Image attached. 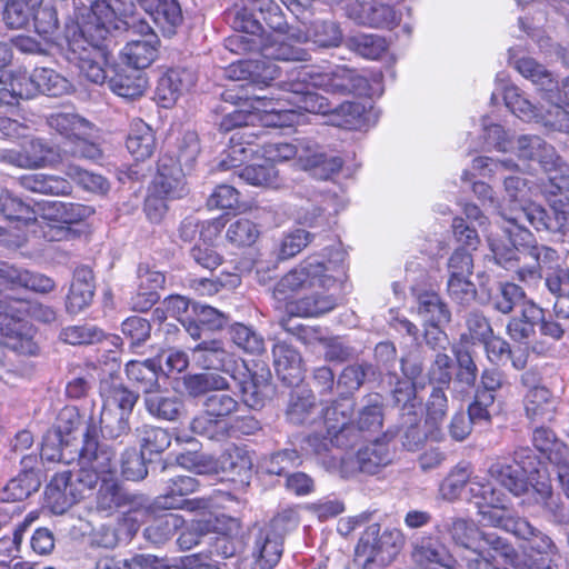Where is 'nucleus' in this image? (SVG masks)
I'll list each match as a JSON object with an SVG mask.
<instances>
[{
  "label": "nucleus",
  "instance_id": "f257e3e1",
  "mask_svg": "<svg viewBox=\"0 0 569 569\" xmlns=\"http://www.w3.org/2000/svg\"><path fill=\"white\" fill-rule=\"evenodd\" d=\"M134 11L132 0H96L91 3L88 20L77 23L79 32L74 31L72 37L68 38L66 57L90 82L102 84L108 78L110 51L107 41L110 29H119L120 23L127 29H132L128 21H146L137 19Z\"/></svg>",
  "mask_w": 569,
  "mask_h": 569
},
{
  "label": "nucleus",
  "instance_id": "f03ea898",
  "mask_svg": "<svg viewBox=\"0 0 569 569\" xmlns=\"http://www.w3.org/2000/svg\"><path fill=\"white\" fill-rule=\"evenodd\" d=\"M337 254L339 263H325L318 256H309L277 282L273 298L284 303L288 315L317 317L337 306V299L326 293L346 276L342 264L345 254Z\"/></svg>",
  "mask_w": 569,
  "mask_h": 569
},
{
  "label": "nucleus",
  "instance_id": "7ed1b4c3",
  "mask_svg": "<svg viewBox=\"0 0 569 569\" xmlns=\"http://www.w3.org/2000/svg\"><path fill=\"white\" fill-rule=\"evenodd\" d=\"M98 426L91 417L84 432L83 446L79 453V470L76 481L72 472H57L46 488V501L54 513H63L74 505L86 489L96 487L100 479L116 471V451L111 446L99 442Z\"/></svg>",
  "mask_w": 569,
  "mask_h": 569
},
{
  "label": "nucleus",
  "instance_id": "20e7f679",
  "mask_svg": "<svg viewBox=\"0 0 569 569\" xmlns=\"http://www.w3.org/2000/svg\"><path fill=\"white\" fill-rule=\"evenodd\" d=\"M24 316L43 323H51L56 320L57 313L53 308L41 303L0 300L1 342L19 355L36 356L39 351L33 340L36 329L24 320Z\"/></svg>",
  "mask_w": 569,
  "mask_h": 569
},
{
  "label": "nucleus",
  "instance_id": "39448f33",
  "mask_svg": "<svg viewBox=\"0 0 569 569\" xmlns=\"http://www.w3.org/2000/svg\"><path fill=\"white\" fill-rule=\"evenodd\" d=\"M288 88L293 92L295 102L299 109L310 113H330L331 122L337 127L357 130L366 123L365 107L361 103L347 101L331 109L327 98L309 91L307 73L303 71L299 72V79L296 82H289Z\"/></svg>",
  "mask_w": 569,
  "mask_h": 569
},
{
  "label": "nucleus",
  "instance_id": "423d86ee",
  "mask_svg": "<svg viewBox=\"0 0 569 569\" xmlns=\"http://www.w3.org/2000/svg\"><path fill=\"white\" fill-rule=\"evenodd\" d=\"M403 536L397 529L380 532V525L371 523L363 531L355 550V562L361 569H383L399 553Z\"/></svg>",
  "mask_w": 569,
  "mask_h": 569
},
{
  "label": "nucleus",
  "instance_id": "0eeeda50",
  "mask_svg": "<svg viewBox=\"0 0 569 569\" xmlns=\"http://www.w3.org/2000/svg\"><path fill=\"white\" fill-rule=\"evenodd\" d=\"M541 462L529 447H520L513 452L512 462L498 459L492 462L488 473L515 496L528 491L529 483L539 477Z\"/></svg>",
  "mask_w": 569,
  "mask_h": 569
},
{
  "label": "nucleus",
  "instance_id": "6e6552de",
  "mask_svg": "<svg viewBox=\"0 0 569 569\" xmlns=\"http://www.w3.org/2000/svg\"><path fill=\"white\" fill-rule=\"evenodd\" d=\"M238 400L228 393H212L203 402V411L191 421V430L211 440L228 436L229 418L239 410Z\"/></svg>",
  "mask_w": 569,
  "mask_h": 569
},
{
  "label": "nucleus",
  "instance_id": "1a4fd4ad",
  "mask_svg": "<svg viewBox=\"0 0 569 569\" xmlns=\"http://www.w3.org/2000/svg\"><path fill=\"white\" fill-rule=\"evenodd\" d=\"M515 149L523 159L537 161L548 173V179L558 191L569 190V164L538 136L523 134L517 138Z\"/></svg>",
  "mask_w": 569,
  "mask_h": 569
},
{
  "label": "nucleus",
  "instance_id": "9d476101",
  "mask_svg": "<svg viewBox=\"0 0 569 569\" xmlns=\"http://www.w3.org/2000/svg\"><path fill=\"white\" fill-rule=\"evenodd\" d=\"M512 224L519 227L527 220L538 231H549L569 237V207L553 203L549 210L537 203L520 207L512 217H506Z\"/></svg>",
  "mask_w": 569,
  "mask_h": 569
},
{
  "label": "nucleus",
  "instance_id": "9b49d317",
  "mask_svg": "<svg viewBox=\"0 0 569 569\" xmlns=\"http://www.w3.org/2000/svg\"><path fill=\"white\" fill-rule=\"evenodd\" d=\"M301 69L307 73L309 91H312L313 87H319L332 94H370L368 79L355 69L341 66L330 72L317 76H311L305 68Z\"/></svg>",
  "mask_w": 569,
  "mask_h": 569
},
{
  "label": "nucleus",
  "instance_id": "f8f14e48",
  "mask_svg": "<svg viewBox=\"0 0 569 569\" xmlns=\"http://www.w3.org/2000/svg\"><path fill=\"white\" fill-rule=\"evenodd\" d=\"M53 157V147L39 137H31L16 148H0V162L21 169L47 167Z\"/></svg>",
  "mask_w": 569,
  "mask_h": 569
},
{
  "label": "nucleus",
  "instance_id": "ddd939ff",
  "mask_svg": "<svg viewBox=\"0 0 569 569\" xmlns=\"http://www.w3.org/2000/svg\"><path fill=\"white\" fill-rule=\"evenodd\" d=\"M128 22L141 38L131 40L123 47L121 59L127 66L139 71L148 68L156 60L160 40L148 21Z\"/></svg>",
  "mask_w": 569,
  "mask_h": 569
},
{
  "label": "nucleus",
  "instance_id": "4468645a",
  "mask_svg": "<svg viewBox=\"0 0 569 569\" xmlns=\"http://www.w3.org/2000/svg\"><path fill=\"white\" fill-rule=\"evenodd\" d=\"M416 569H463L462 562L455 557L439 536H423L415 543L411 552Z\"/></svg>",
  "mask_w": 569,
  "mask_h": 569
},
{
  "label": "nucleus",
  "instance_id": "2eb2a0df",
  "mask_svg": "<svg viewBox=\"0 0 569 569\" xmlns=\"http://www.w3.org/2000/svg\"><path fill=\"white\" fill-rule=\"evenodd\" d=\"M392 460V452L389 443L385 440H376L361 448L356 457L346 455L340 459V476L351 477L357 471L376 473L381 467L389 465Z\"/></svg>",
  "mask_w": 569,
  "mask_h": 569
},
{
  "label": "nucleus",
  "instance_id": "dca6fc26",
  "mask_svg": "<svg viewBox=\"0 0 569 569\" xmlns=\"http://www.w3.org/2000/svg\"><path fill=\"white\" fill-rule=\"evenodd\" d=\"M491 251L497 264L517 274L520 281L536 282L539 280V264H535L529 246L515 247L500 242H491Z\"/></svg>",
  "mask_w": 569,
  "mask_h": 569
},
{
  "label": "nucleus",
  "instance_id": "f3484780",
  "mask_svg": "<svg viewBox=\"0 0 569 569\" xmlns=\"http://www.w3.org/2000/svg\"><path fill=\"white\" fill-rule=\"evenodd\" d=\"M296 150L300 167L317 179H330L342 168L343 162L340 157L327 154L323 147L312 140L299 141Z\"/></svg>",
  "mask_w": 569,
  "mask_h": 569
},
{
  "label": "nucleus",
  "instance_id": "a211bd4d",
  "mask_svg": "<svg viewBox=\"0 0 569 569\" xmlns=\"http://www.w3.org/2000/svg\"><path fill=\"white\" fill-rule=\"evenodd\" d=\"M352 402L342 399L332 402L323 410V422L329 435H335L337 448H348L357 443L359 431L350 423Z\"/></svg>",
  "mask_w": 569,
  "mask_h": 569
},
{
  "label": "nucleus",
  "instance_id": "6ab92c4d",
  "mask_svg": "<svg viewBox=\"0 0 569 569\" xmlns=\"http://www.w3.org/2000/svg\"><path fill=\"white\" fill-rule=\"evenodd\" d=\"M192 356L196 363L206 369L221 371L230 377H234L239 368V359L227 351L221 340H203L192 349Z\"/></svg>",
  "mask_w": 569,
  "mask_h": 569
},
{
  "label": "nucleus",
  "instance_id": "aec40b11",
  "mask_svg": "<svg viewBox=\"0 0 569 569\" xmlns=\"http://www.w3.org/2000/svg\"><path fill=\"white\" fill-rule=\"evenodd\" d=\"M435 529L438 535L447 533L452 543L461 548L458 558L461 562L468 551L477 550V545L483 533L472 520L461 517L445 518L436 525Z\"/></svg>",
  "mask_w": 569,
  "mask_h": 569
},
{
  "label": "nucleus",
  "instance_id": "412c9836",
  "mask_svg": "<svg viewBox=\"0 0 569 569\" xmlns=\"http://www.w3.org/2000/svg\"><path fill=\"white\" fill-rule=\"evenodd\" d=\"M272 375L264 366L256 365L240 381L242 400L251 409L262 408L273 395Z\"/></svg>",
  "mask_w": 569,
  "mask_h": 569
},
{
  "label": "nucleus",
  "instance_id": "4be33fe9",
  "mask_svg": "<svg viewBox=\"0 0 569 569\" xmlns=\"http://www.w3.org/2000/svg\"><path fill=\"white\" fill-rule=\"evenodd\" d=\"M153 187L161 198L179 199L188 193L183 170L173 158L162 157L159 160Z\"/></svg>",
  "mask_w": 569,
  "mask_h": 569
},
{
  "label": "nucleus",
  "instance_id": "5701e85b",
  "mask_svg": "<svg viewBox=\"0 0 569 569\" xmlns=\"http://www.w3.org/2000/svg\"><path fill=\"white\" fill-rule=\"evenodd\" d=\"M0 282L11 289L24 288L42 295L56 289V282L50 277L4 263L0 266Z\"/></svg>",
  "mask_w": 569,
  "mask_h": 569
},
{
  "label": "nucleus",
  "instance_id": "b1692460",
  "mask_svg": "<svg viewBox=\"0 0 569 569\" xmlns=\"http://www.w3.org/2000/svg\"><path fill=\"white\" fill-rule=\"evenodd\" d=\"M94 277L88 267H79L74 270L66 300V310L71 315H78L88 308L94 297Z\"/></svg>",
  "mask_w": 569,
  "mask_h": 569
},
{
  "label": "nucleus",
  "instance_id": "393cba45",
  "mask_svg": "<svg viewBox=\"0 0 569 569\" xmlns=\"http://www.w3.org/2000/svg\"><path fill=\"white\" fill-rule=\"evenodd\" d=\"M196 72L187 68L169 69L158 81L157 93L163 107L174 103L179 96L190 91L196 84Z\"/></svg>",
  "mask_w": 569,
  "mask_h": 569
},
{
  "label": "nucleus",
  "instance_id": "a878e982",
  "mask_svg": "<svg viewBox=\"0 0 569 569\" xmlns=\"http://www.w3.org/2000/svg\"><path fill=\"white\" fill-rule=\"evenodd\" d=\"M143 403L148 413L158 420L177 421L184 412L180 397L169 391H160L159 388L147 392Z\"/></svg>",
  "mask_w": 569,
  "mask_h": 569
},
{
  "label": "nucleus",
  "instance_id": "bb28decb",
  "mask_svg": "<svg viewBox=\"0 0 569 569\" xmlns=\"http://www.w3.org/2000/svg\"><path fill=\"white\" fill-rule=\"evenodd\" d=\"M273 365L278 377L287 385H298L303 379L300 353L286 342H277L272 349Z\"/></svg>",
  "mask_w": 569,
  "mask_h": 569
},
{
  "label": "nucleus",
  "instance_id": "cd10ccee",
  "mask_svg": "<svg viewBox=\"0 0 569 569\" xmlns=\"http://www.w3.org/2000/svg\"><path fill=\"white\" fill-rule=\"evenodd\" d=\"M43 0H0V20L11 31L27 30L33 11Z\"/></svg>",
  "mask_w": 569,
  "mask_h": 569
},
{
  "label": "nucleus",
  "instance_id": "c85d7f7f",
  "mask_svg": "<svg viewBox=\"0 0 569 569\" xmlns=\"http://www.w3.org/2000/svg\"><path fill=\"white\" fill-rule=\"evenodd\" d=\"M221 228L220 221H207L201 224L200 241L190 251L198 266L213 270L222 263V256L211 242L212 237H217Z\"/></svg>",
  "mask_w": 569,
  "mask_h": 569
},
{
  "label": "nucleus",
  "instance_id": "c756f323",
  "mask_svg": "<svg viewBox=\"0 0 569 569\" xmlns=\"http://www.w3.org/2000/svg\"><path fill=\"white\" fill-rule=\"evenodd\" d=\"M219 466L231 480L248 483L251 477L252 457L244 447L230 445L220 456Z\"/></svg>",
  "mask_w": 569,
  "mask_h": 569
},
{
  "label": "nucleus",
  "instance_id": "7c9ffc66",
  "mask_svg": "<svg viewBox=\"0 0 569 569\" xmlns=\"http://www.w3.org/2000/svg\"><path fill=\"white\" fill-rule=\"evenodd\" d=\"M453 353L458 368L452 381L451 392L455 398L463 401L476 387L478 367L469 351L455 348Z\"/></svg>",
  "mask_w": 569,
  "mask_h": 569
},
{
  "label": "nucleus",
  "instance_id": "2f4dec72",
  "mask_svg": "<svg viewBox=\"0 0 569 569\" xmlns=\"http://www.w3.org/2000/svg\"><path fill=\"white\" fill-rule=\"evenodd\" d=\"M23 80L32 86V89L29 90L33 94L39 92L51 97H61L72 91L71 82L50 68H36L31 76Z\"/></svg>",
  "mask_w": 569,
  "mask_h": 569
},
{
  "label": "nucleus",
  "instance_id": "473e14b6",
  "mask_svg": "<svg viewBox=\"0 0 569 569\" xmlns=\"http://www.w3.org/2000/svg\"><path fill=\"white\" fill-rule=\"evenodd\" d=\"M199 487L198 480L191 476H177L169 480L164 492L158 496L152 506L157 510L178 509L184 496L193 493Z\"/></svg>",
  "mask_w": 569,
  "mask_h": 569
},
{
  "label": "nucleus",
  "instance_id": "72a5a7b5",
  "mask_svg": "<svg viewBox=\"0 0 569 569\" xmlns=\"http://www.w3.org/2000/svg\"><path fill=\"white\" fill-rule=\"evenodd\" d=\"M282 535L269 527L261 528L254 540V555L261 569H272L282 556Z\"/></svg>",
  "mask_w": 569,
  "mask_h": 569
},
{
  "label": "nucleus",
  "instance_id": "f704fd0d",
  "mask_svg": "<svg viewBox=\"0 0 569 569\" xmlns=\"http://www.w3.org/2000/svg\"><path fill=\"white\" fill-rule=\"evenodd\" d=\"M19 184L31 192L48 196H69L72 184L67 178L46 173H28L19 178Z\"/></svg>",
  "mask_w": 569,
  "mask_h": 569
},
{
  "label": "nucleus",
  "instance_id": "c9c22d12",
  "mask_svg": "<svg viewBox=\"0 0 569 569\" xmlns=\"http://www.w3.org/2000/svg\"><path fill=\"white\" fill-rule=\"evenodd\" d=\"M509 62L513 63L517 71L523 78L530 80L539 90L552 93L557 88V80L553 78V74L533 58L522 57L515 59L513 50L510 49Z\"/></svg>",
  "mask_w": 569,
  "mask_h": 569
},
{
  "label": "nucleus",
  "instance_id": "e433bc0d",
  "mask_svg": "<svg viewBox=\"0 0 569 569\" xmlns=\"http://www.w3.org/2000/svg\"><path fill=\"white\" fill-rule=\"evenodd\" d=\"M256 134L250 129L239 130L230 137V146L227 150L226 158L219 163L222 170L241 166L244 161L258 152L257 146L252 138Z\"/></svg>",
  "mask_w": 569,
  "mask_h": 569
},
{
  "label": "nucleus",
  "instance_id": "4c0bfd02",
  "mask_svg": "<svg viewBox=\"0 0 569 569\" xmlns=\"http://www.w3.org/2000/svg\"><path fill=\"white\" fill-rule=\"evenodd\" d=\"M320 411L316 398L307 389L292 391L286 411L287 420L293 425L311 423L319 416Z\"/></svg>",
  "mask_w": 569,
  "mask_h": 569
},
{
  "label": "nucleus",
  "instance_id": "58836bf2",
  "mask_svg": "<svg viewBox=\"0 0 569 569\" xmlns=\"http://www.w3.org/2000/svg\"><path fill=\"white\" fill-rule=\"evenodd\" d=\"M519 312V316L510 318L507 332L512 340L527 342L535 333L536 325L542 318V309L535 302H526Z\"/></svg>",
  "mask_w": 569,
  "mask_h": 569
},
{
  "label": "nucleus",
  "instance_id": "ea45409f",
  "mask_svg": "<svg viewBox=\"0 0 569 569\" xmlns=\"http://www.w3.org/2000/svg\"><path fill=\"white\" fill-rule=\"evenodd\" d=\"M303 443L302 449L307 453L316 456L326 469L340 473V459L346 458V455L337 456L332 453L331 448L337 447L335 435L328 432L326 436L313 433L308 436Z\"/></svg>",
  "mask_w": 569,
  "mask_h": 569
},
{
  "label": "nucleus",
  "instance_id": "a19ab883",
  "mask_svg": "<svg viewBox=\"0 0 569 569\" xmlns=\"http://www.w3.org/2000/svg\"><path fill=\"white\" fill-rule=\"evenodd\" d=\"M127 149L139 161L150 158L156 150V137L150 126L140 119L130 124Z\"/></svg>",
  "mask_w": 569,
  "mask_h": 569
},
{
  "label": "nucleus",
  "instance_id": "79ce46f5",
  "mask_svg": "<svg viewBox=\"0 0 569 569\" xmlns=\"http://www.w3.org/2000/svg\"><path fill=\"white\" fill-rule=\"evenodd\" d=\"M46 123L48 127L66 139L72 141L74 138H83V136H90L91 123L71 112H56L47 117Z\"/></svg>",
  "mask_w": 569,
  "mask_h": 569
},
{
  "label": "nucleus",
  "instance_id": "37998d69",
  "mask_svg": "<svg viewBox=\"0 0 569 569\" xmlns=\"http://www.w3.org/2000/svg\"><path fill=\"white\" fill-rule=\"evenodd\" d=\"M532 487L537 493V502L541 505L549 519L559 525H569V505L553 493L551 485L537 480Z\"/></svg>",
  "mask_w": 569,
  "mask_h": 569
},
{
  "label": "nucleus",
  "instance_id": "c03bdc74",
  "mask_svg": "<svg viewBox=\"0 0 569 569\" xmlns=\"http://www.w3.org/2000/svg\"><path fill=\"white\" fill-rule=\"evenodd\" d=\"M33 212L43 220L57 223H73L83 217V208L80 204L62 201L38 202Z\"/></svg>",
  "mask_w": 569,
  "mask_h": 569
},
{
  "label": "nucleus",
  "instance_id": "a18cd8bd",
  "mask_svg": "<svg viewBox=\"0 0 569 569\" xmlns=\"http://www.w3.org/2000/svg\"><path fill=\"white\" fill-rule=\"evenodd\" d=\"M261 54L278 61L305 62L310 59L309 52L295 44L289 37L276 36L261 47Z\"/></svg>",
  "mask_w": 569,
  "mask_h": 569
},
{
  "label": "nucleus",
  "instance_id": "49530a36",
  "mask_svg": "<svg viewBox=\"0 0 569 569\" xmlns=\"http://www.w3.org/2000/svg\"><path fill=\"white\" fill-rule=\"evenodd\" d=\"M148 14L167 34H172L182 21L181 8L177 0H151Z\"/></svg>",
  "mask_w": 569,
  "mask_h": 569
},
{
  "label": "nucleus",
  "instance_id": "de8ad7c7",
  "mask_svg": "<svg viewBox=\"0 0 569 569\" xmlns=\"http://www.w3.org/2000/svg\"><path fill=\"white\" fill-rule=\"evenodd\" d=\"M157 359H147L144 361L130 360L126 365V373L128 378L136 382L143 393L159 388V372L162 371Z\"/></svg>",
  "mask_w": 569,
  "mask_h": 569
},
{
  "label": "nucleus",
  "instance_id": "09e8293b",
  "mask_svg": "<svg viewBox=\"0 0 569 569\" xmlns=\"http://www.w3.org/2000/svg\"><path fill=\"white\" fill-rule=\"evenodd\" d=\"M147 86V78L137 70H132L130 72L122 70L109 80L111 91L126 99H136L141 97L144 93Z\"/></svg>",
  "mask_w": 569,
  "mask_h": 569
},
{
  "label": "nucleus",
  "instance_id": "8fccbe9b",
  "mask_svg": "<svg viewBox=\"0 0 569 569\" xmlns=\"http://www.w3.org/2000/svg\"><path fill=\"white\" fill-rule=\"evenodd\" d=\"M525 410L532 420H550L555 411L551 392L540 386L531 388L525 397Z\"/></svg>",
  "mask_w": 569,
  "mask_h": 569
},
{
  "label": "nucleus",
  "instance_id": "3c124183",
  "mask_svg": "<svg viewBox=\"0 0 569 569\" xmlns=\"http://www.w3.org/2000/svg\"><path fill=\"white\" fill-rule=\"evenodd\" d=\"M183 387L190 397H200L210 391H222L230 387L228 379L217 372L188 375L183 378Z\"/></svg>",
  "mask_w": 569,
  "mask_h": 569
},
{
  "label": "nucleus",
  "instance_id": "603ef678",
  "mask_svg": "<svg viewBox=\"0 0 569 569\" xmlns=\"http://www.w3.org/2000/svg\"><path fill=\"white\" fill-rule=\"evenodd\" d=\"M418 313L429 325H446L451 319V312L440 296L426 291L418 297Z\"/></svg>",
  "mask_w": 569,
  "mask_h": 569
},
{
  "label": "nucleus",
  "instance_id": "864d4df0",
  "mask_svg": "<svg viewBox=\"0 0 569 569\" xmlns=\"http://www.w3.org/2000/svg\"><path fill=\"white\" fill-rule=\"evenodd\" d=\"M517 527L518 529L515 532V536L527 541L532 551L546 556L558 555V548L552 539L532 526L526 518H522V520L518 522Z\"/></svg>",
  "mask_w": 569,
  "mask_h": 569
},
{
  "label": "nucleus",
  "instance_id": "5fc2aeb1",
  "mask_svg": "<svg viewBox=\"0 0 569 569\" xmlns=\"http://www.w3.org/2000/svg\"><path fill=\"white\" fill-rule=\"evenodd\" d=\"M383 423V401L378 393L368 395L363 398L357 420L358 429L366 431H379Z\"/></svg>",
  "mask_w": 569,
  "mask_h": 569
},
{
  "label": "nucleus",
  "instance_id": "6e6d98bb",
  "mask_svg": "<svg viewBox=\"0 0 569 569\" xmlns=\"http://www.w3.org/2000/svg\"><path fill=\"white\" fill-rule=\"evenodd\" d=\"M64 174L86 191L106 194L110 190V182L101 174L82 169L77 164L69 163L64 168Z\"/></svg>",
  "mask_w": 569,
  "mask_h": 569
},
{
  "label": "nucleus",
  "instance_id": "4d7b16f0",
  "mask_svg": "<svg viewBox=\"0 0 569 569\" xmlns=\"http://www.w3.org/2000/svg\"><path fill=\"white\" fill-rule=\"evenodd\" d=\"M184 520L177 513H167L157 518L144 529V538L153 545L168 541L183 526Z\"/></svg>",
  "mask_w": 569,
  "mask_h": 569
},
{
  "label": "nucleus",
  "instance_id": "13d9d810",
  "mask_svg": "<svg viewBox=\"0 0 569 569\" xmlns=\"http://www.w3.org/2000/svg\"><path fill=\"white\" fill-rule=\"evenodd\" d=\"M347 47L367 59H379L388 48L386 39L378 34L359 33L346 40Z\"/></svg>",
  "mask_w": 569,
  "mask_h": 569
},
{
  "label": "nucleus",
  "instance_id": "bf43d9fd",
  "mask_svg": "<svg viewBox=\"0 0 569 569\" xmlns=\"http://www.w3.org/2000/svg\"><path fill=\"white\" fill-rule=\"evenodd\" d=\"M526 302H533L527 299L523 289L515 283L506 282L499 286L497 293L492 297V307L501 313H510L516 307L520 310Z\"/></svg>",
  "mask_w": 569,
  "mask_h": 569
},
{
  "label": "nucleus",
  "instance_id": "052dcab7",
  "mask_svg": "<svg viewBox=\"0 0 569 569\" xmlns=\"http://www.w3.org/2000/svg\"><path fill=\"white\" fill-rule=\"evenodd\" d=\"M40 487L38 476L33 470H26L12 478L4 487L3 500L21 501L36 492Z\"/></svg>",
  "mask_w": 569,
  "mask_h": 569
},
{
  "label": "nucleus",
  "instance_id": "680f3d73",
  "mask_svg": "<svg viewBox=\"0 0 569 569\" xmlns=\"http://www.w3.org/2000/svg\"><path fill=\"white\" fill-rule=\"evenodd\" d=\"M130 416L117 412L113 408L102 407L99 425L104 438L118 440L130 432Z\"/></svg>",
  "mask_w": 569,
  "mask_h": 569
},
{
  "label": "nucleus",
  "instance_id": "e2e57ef3",
  "mask_svg": "<svg viewBox=\"0 0 569 569\" xmlns=\"http://www.w3.org/2000/svg\"><path fill=\"white\" fill-rule=\"evenodd\" d=\"M377 378L376 368L368 362L347 366L338 378V385L352 392L358 390L366 381Z\"/></svg>",
  "mask_w": 569,
  "mask_h": 569
},
{
  "label": "nucleus",
  "instance_id": "0e129e2a",
  "mask_svg": "<svg viewBox=\"0 0 569 569\" xmlns=\"http://www.w3.org/2000/svg\"><path fill=\"white\" fill-rule=\"evenodd\" d=\"M469 495L478 508L483 506H501L503 502V495L490 481L480 476H475L469 481Z\"/></svg>",
  "mask_w": 569,
  "mask_h": 569
},
{
  "label": "nucleus",
  "instance_id": "69168bd1",
  "mask_svg": "<svg viewBox=\"0 0 569 569\" xmlns=\"http://www.w3.org/2000/svg\"><path fill=\"white\" fill-rule=\"evenodd\" d=\"M507 108L518 118L531 121L539 117L537 107L522 96L516 86H507L503 91Z\"/></svg>",
  "mask_w": 569,
  "mask_h": 569
},
{
  "label": "nucleus",
  "instance_id": "338daca9",
  "mask_svg": "<svg viewBox=\"0 0 569 569\" xmlns=\"http://www.w3.org/2000/svg\"><path fill=\"white\" fill-rule=\"evenodd\" d=\"M313 239V234L303 229H296L283 234L277 246V254L280 260H287L297 256Z\"/></svg>",
  "mask_w": 569,
  "mask_h": 569
},
{
  "label": "nucleus",
  "instance_id": "774afa93",
  "mask_svg": "<svg viewBox=\"0 0 569 569\" xmlns=\"http://www.w3.org/2000/svg\"><path fill=\"white\" fill-rule=\"evenodd\" d=\"M467 332L461 335V342L476 343L486 342L493 335L488 319L478 311H471L466 317Z\"/></svg>",
  "mask_w": 569,
  "mask_h": 569
}]
</instances>
